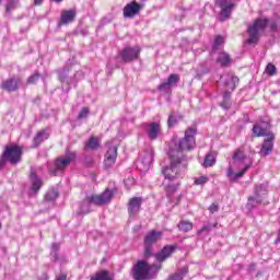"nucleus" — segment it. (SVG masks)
<instances>
[{
	"label": "nucleus",
	"mask_w": 280,
	"mask_h": 280,
	"mask_svg": "<svg viewBox=\"0 0 280 280\" xmlns=\"http://www.w3.org/2000/svg\"><path fill=\"white\" fill-rule=\"evenodd\" d=\"M47 139H49V133H47L46 130H42V131L37 132L33 139L34 148H38V145H40V143H43V141H45Z\"/></svg>",
	"instance_id": "5701e85b"
},
{
	"label": "nucleus",
	"mask_w": 280,
	"mask_h": 280,
	"mask_svg": "<svg viewBox=\"0 0 280 280\" xmlns=\"http://www.w3.org/2000/svg\"><path fill=\"white\" fill-rule=\"evenodd\" d=\"M113 196H115V192H113V190L105 189V191L101 195H92L90 197H86L81 206V210L83 211V213H91V210L84 207H90L91 205H96V207H103V205H108V202L113 200Z\"/></svg>",
	"instance_id": "39448f33"
},
{
	"label": "nucleus",
	"mask_w": 280,
	"mask_h": 280,
	"mask_svg": "<svg viewBox=\"0 0 280 280\" xmlns=\"http://www.w3.org/2000/svg\"><path fill=\"white\" fill-rule=\"evenodd\" d=\"M261 197L255 195V197L248 198L247 207H249V209H255V207H257V205H261Z\"/></svg>",
	"instance_id": "2f4dec72"
},
{
	"label": "nucleus",
	"mask_w": 280,
	"mask_h": 280,
	"mask_svg": "<svg viewBox=\"0 0 280 280\" xmlns=\"http://www.w3.org/2000/svg\"><path fill=\"white\" fill-rule=\"evenodd\" d=\"M142 10V4H139L135 1L130 2L124 8V16L125 19H135V16H137V14H139V12H141Z\"/></svg>",
	"instance_id": "f8f14e48"
},
{
	"label": "nucleus",
	"mask_w": 280,
	"mask_h": 280,
	"mask_svg": "<svg viewBox=\"0 0 280 280\" xmlns=\"http://www.w3.org/2000/svg\"><path fill=\"white\" fill-rule=\"evenodd\" d=\"M56 280H67V275L61 273Z\"/></svg>",
	"instance_id": "3c124183"
},
{
	"label": "nucleus",
	"mask_w": 280,
	"mask_h": 280,
	"mask_svg": "<svg viewBox=\"0 0 280 280\" xmlns=\"http://www.w3.org/2000/svg\"><path fill=\"white\" fill-rule=\"evenodd\" d=\"M19 86H21V78L7 79L1 83L3 91H8L9 93L19 91Z\"/></svg>",
	"instance_id": "a211bd4d"
},
{
	"label": "nucleus",
	"mask_w": 280,
	"mask_h": 280,
	"mask_svg": "<svg viewBox=\"0 0 280 280\" xmlns=\"http://www.w3.org/2000/svg\"><path fill=\"white\" fill-rule=\"evenodd\" d=\"M215 152L211 151L209 152L206 158H205V161H203V167H213V165H215Z\"/></svg>",
	"instance_id": "cd10ccee"
},
{
	"label": "nucleus",
	"mask_w": 280,
	"mask_h": 280,
	"mask_svg": "<svg viewBox=\"0 0 280 280\" xmlns=\"http://www.w3.org/2000/svg\"><path fill=\"white\" fill-rule=\"evenodd\" d=\"M139 54H141V48H139V46H127L119 52V58H121L122 62H132V60L139 58Z\"/></svg>",
	"instance_id": "9d476101"
},
{
	"label": "nucleus",
	"mask_w": 280,
	"mask_h": 280,
	"mask_svg": "<svg viewBox=\"0 0 280 280\" xmlns=\"http://www.w3.org/2000/svg\"><path fill=\"white\" fill-rule=\"evenodd\" d=\"M223 97H224V100L231 98V92L225 91L224 94H223Z\"/></svg>",
	"instance_id": "8fccbe9b"
},
{
	"label": "nucleus",
	"mask_w": 280,
	"mask_h": 280,
	"mask_svg": "<svg viewBox=\"0 0 280 280\" xmlns=\"http://www.w3.org/2000/svg\"><path fill=\"white\" fill-rule=\"evenodd\" d=\"M250 167H253L252 160H249V162L247 164H245L244 168L238 173H235L233 171V167L230 166L226 171V176H228V178H230L231 183H235V180H238V178H242V176H244V174H246V172H248V170H250Z\"/></svg>",
	"instance_id": "ddd939ff"
},
{
	"label": "nucleus",
	"mask_w": 280,
	"mask_h": 280,
	"mask_svg": "<svg viewBox=\"0 0 280 280\" xmlns=\"http://www.w3.org/2000/svg\"><path fill=\"white\" fill-rule=\"evenodd\" d=\"M44 0H34V5H43Z\"/></svg>",
	"instance_id": "864d4df0"
},
{
	"label": "nucleus",
	"mask_w": 280,
	"mask_h": 280,
	"mask_svg": "<svg viewBox=\"0 0 280 280\" xmlns=\"http://www.w3.org/2000/svg\"><path fill=\"white\" fill-rule=\"evenodd\" d=\"M69 74V69H62L59 71V80L60 82L66 84H71V81L67 78V75Z\"/></svg>",
	"instance_id": "473e14b6"
},
{
	"label": "nucleus",
	"mask_w": 280,
	"mask_h": 280,
	"mask_svg": "<svg viewBox=\"0 0 280 280\" xmlns=\"http://www.w3.org/2000/svg\"><path fill=\"white\" fill-rule=\"evenodd\" d=\"M54 1L55 3H62L63 0H50Z\"/></svg>",
	"instance_id": "5fc2aeb1"
},
{
	"label": "nucleus",
	"mask_w": 280,
	"mask_h": 280,
	"mask_svg": "<svg viewBox=\"0 0 280 280\" xmlns=\"http://www.w3.org/2000/svg\"><path fill=\"white\" fill-rule=\"evenodd\" d=\"M255 196H264V194H266V185L260 184L258 186L255 187V191H254Z\"/></svg>",
	"instance_id": "58836bf2"
},
{
	"label": "nucleus",
	"mask_w": 280,
	"mask_h": 280,
	"mask_svg": "<svg viewBox=\"0 0 280 280\" xmlns=\"http://www.w3.org/2000/svg\"><path fill=\"white\" fill-rule=\"evenodd\" d=\"M177 226L179 231H183L184 233H189V231L194 229V223H191L190 221H180Z\"/></svg>",
	"instance_id": "7c9ffc66"
},
{
	"label": "nucleus",
	"mask_w": 280,
	"mask_h": 280,
	"mask_svg": "<svg viewBox=\"0 0 280 280\" xmlns=\"http://www.w3.org/2000/svg\"><path fill=\"white\" fill-rule=\"evenodd\" d=\"M218 209H219V207H218V205H215V203H212V205L209 207L210 213H215V212H218Z\"/></svg>",
	"instance_id": "49530a36"
},
{
	"label": "nucleus",
	"mask_w": 280,
	"mask_h": 280,
	"mask_svg": "<svg viewBox=\"0 0 280 280\" xmlns=\"http://www.w3.org/2000/svg\"><path fill=\"white\" fill-rule=\"evenodd\" d=\"M160 269L161 265H149L145 260H138L132 268V277L135 280H148L151 279L150 272L152 270L159 272Z\"/></svg>",
	"instance_id": "423d86ee"
},
{
	"label": "nucleus",
	"mask_w": 280,
	"mask_h": 280,
	"mask_svg": "<svg viewBox=\"0 0 280 280\" xmlns=\"http://www.w3.org/2000/svg\"><path fill=\"white\" fill-rule=\"evenodd\" d=\"M90 113L91 110L89 109V107H83L78 115V119H86Z\"/></svg>",
	"instance_id": "a19ab883"
},
{
	"label": "nucleus",
	"mask_w": 280,
	"mask_h": 280,
	"mask_svg": "<svg viewBox=\"0 0 280 280\" xmlns=\"http://www.w3.org/2000/svg\"><path fill=\"white\" fill-rule=\"evenodd\" d=\"M220 106H221L222 108H224L225 110H229V108H231V103H229V102H223V103L220 104Z\"/></svg>",
	"instance_id": "de8ad7c7"
},
{
	"label": "nucleus",
	"mask_w": 280,
	"mask_h": 280,
	"mask_svg": "<svg viewBox=\"0 0 280 280\" xmlns=\"http://www.w3.org/2000/svg\"><path fill=\"white\" fill-rule=\"evenodd\" d=\"M206 183H209V177L206 175L195 179V185H206Z\"/></svg>",
	"instance_id": "c03bdc74"
},
{
	"label": "nucleus",
	"mask_w": 280,
	"mask_h": 280,
	"mask_svg": "<svg viewBox=\"0 0 280 280\" xmlns=\"http://www.w3.org/2000/svg\"><path fill=\"white\" fill-rule=\"evenodd\" d=\"M145 132L151 141H156L161 136V125L159 122L147 124Z\"/></svg>",
	"instance_id": "f3484780"
},
{
	"label": "nucleus",
	"mask_w": 280,
	"mask_h": 280,
	"mask_svg": "<svg viewBox=\"0 0 280 280\" xmlns=\"http://www.w3.org/2000/svg\"><path fill=\"white\" fill-rule=\"evenodd\" d=\"M277 27H278L277 22H271V23H270V30H271V32H277Z\"/></svg>",
	"instance_id": "09e8293b"
},
{
	"label": "nucleus",
	"mask_w": 280,
	"mask_h": 280,
	"mask_svg": "<svg viewBox=\"0 0 280 280\" xmlns=\"http://www.w3.org/2000/svg\"><path fill=\"white\" fill-rule=\"evenodd\" d=\"M224 45V37H222V35H218L215 38H214V44H213V47L212 49L214 51H217V49H220V46Z\"/></svg>",
	"instance_id": "f704fd0d"
},
{
	"label": "nucleus",
	"mask_w": 280,
	"mask_h": 280,
	"mask_svg": "<svg viewBox=\"0 0 280 280\" xmlns=\"http://www.w3.org/2000/svg\"><path fill=\"white\" fill-rule=\"evenodd\" d=\"M266 71L268 75H273L277 72V67H275V65L272 63H268L266 67Z\"/></svg>",
	"instance_id": "a18cd8bd"
},
{
	"label": "nucleus",
	"mask_w": 280,
	"mask_h": 280,
	"mask_svg": "<svg viewBox=\"0 0 280 280\" xmlns=\"http://www.w3.org/2000/svg\"><path fill=\"white\" fill-rule=\"evenodd\" d=\"M56 198H58V192L56 190H49L45 196V200L48 202H54Z\"/></svg>",
	"instance_id": "c9c22d12"
},
{
	"label": "nucleus",
	"mask_w": 280,
	"mask_h": 280,
	"mask_svg": "<svg viewBox=\"0 0 280 280\" xmlns=\"http://www.w3.org/2000/svg\"><path fill=\"white\" fill-rule=\"evenodd\" d=\"M141 205H143V198L133 197L128 202V213L130 218H135L139 211H141Z\"/></svg>",
	"instance_id": "2eb2a0df"
},
{
	"label": "nucleus",
	"mask_w": 280,
	"mask_h": 280,
	"mask_svg": "<svg viewBox=\"0 0 280 280\" xmlns=\"http://www.w3.org/2000/svg\"><path fill=\"white\" fill-rule=\"evenodd\" d=\"M31 180H32V190L38 191L42 187H43V180H40V178H38V176H36V174H34V172H31Z\"/></svg>",
	"instance_id": "a878e982"
},
{
	"label": "nucleus",
	"mask_w": 280,
	"mask_h": 280,
	"mask_svg": "<svg viewBox=\"0 0 280 280\" xmlns=\"http://www.w3.org/2000/svg\"><path fill=\"white\" fill-rule=\"evenodd\" d=\"M90 280H113V277L107 270H102L92 276Z\"/></svg>",
	"instance_id": "c85d7f7f"
},
{
	"label": "nucleus",
	"mask_w": 280,
	"mask_h": 280,
	"mask_svg": "<svg viewBox=\"0 0 280 280\" xmlns=\"http://www.w3.org/2000/svg\"><path fill=\"white\" fill-rule=\"evenodd\" d=\"M217 62H219L221 67H229L233 60L228 52H221L217 59Z\"/></svg>",
	"instance_id": "393cba45"
},
{
	"label": "nucleus",
	"mask_w": 280,
	"mask_h": 280,
	"mask_svg": "<svg viewBox=\"0 0 280 280\" xmlns=\"http://www.w3.org/2000/svg\"><path fill=\"white\" fill-rule=\"evenodd\" d=\"M39 79H40V73L35 72L33 75H31L27 79V84H36V82H38Z\"/></svg>",
	"instance_id": "79ce46f5"
},
{
	"label": "nucleus",
	"mask_w": 280,
	"mask_h": 280,
	"mask_svg": "<svg viewBox=\"0 0 280 280\" xmlns=\"http://www.w3.org/2000/svg\"><path fill=\"white\" fill-rule=\"evenodd\" d=\"M178 248V245H166L163 247V249L155 254V259L158 261H165V259H168V257H172L174 250Z\"/></svg>",
	"instance_id": "6ab92c4d"
},
{
	"label": "nucleus",
	"mask_w": 280,
	"mask_h": 280,
	"mask_svg": "<svg viewBox=\"0 0 280 280\" xmlns=\"http://www.w3.org/2000/svg\"><path fill=\"white\" fill-rule=\"evenodd\" d=\"M23 156V150L16 144L7 145L0 156V170H3L8 163L19 165Z\"/></svg>",
	"instance_id": "20e7f679"
},
{
	"label": "nucleus",
	"mask_w": 280,
	"mask_h": 280,
	"mask_svg": "<svg viewBox=\"0 0 280 280\" xmlns=\"http://www.w3.org/2000/svg\"><path fill=\"white\" fill-rule=\"evenodd\" d=\"M19 0H9L5 7L7 12L10 14L16 8Z\"/></svg>",
	"instance_id": "4c0bfd02"
},
{
	"label": "nucleus",
	"mask_w": 280,
	"mask_h": 280,
	"mask_svg": "<svg viewBox=\"0 0 280 280\" xmlns=\"http://www.w3.org/2000/svg\"><path fill=\"white\" fill-rule=\"evenodd\" d=\"M218 226V223H214L213 225L208 224L203 225L198 232L197 235H202V233H211L212 229H215Z\"/></svg>",
	"instance_id": "72a5a7b5"
},
{
	"label": "nucleus",
	"mask_w": 280,
	"mask_h": 280,
	"mask_svg": "<svg viewBox=\"0 0 280 280\" xmlns=\"http://www.w3.org/2000/svg\"><path fill=\"white\" fill-rule=\"evenodd\" d=\"M74 78H78V80H80V78H83L82 71H78V72L74 74Z\"/></svg>",
	"instance_id": "603ef678"
},
{
	"label": "nucleus",
	"mask_w": 280,
	"mask_h": 280,
	"mask_svg": "<svg viewBox=\"0 0 280 280\" xmlns=\"http://www.w3.org/2000/svg\"><path fill=\"white\" fill-rule=\"evenodd\" d=\"M77 14L78 13L73 9L63 10L58 22L59 27H62V25H69V23H73V21H75Z\"/></svg>",
	"instance_id": "dca6fc26"
},
{
	"label": "nucleus",
	"mask_w": 280,
	"mask_h": 280,
	"mask_svg": "<svg viewBox=\"0 0 280 280\" xmlns=\"http://www.w3.org/2000/svg\"><path fill=\"white\" fill-rule=\"evenodd\" d=\"M167 124H168V128H174V126L178 124V118L176 117V115L171 114L168 117Z\"/></svg>",
	"instance_id": "ea45409f"
},
{
	"label": "nucleus",
	"mask_w": 280,
	"mask_h": 280,
	"mask_svg": "<svg viewBox=\"0 0 280 280\" xmlns=\"http://www.w3.org/2000/svg\"><path fill=\"white\" fill-rule=\"evenodd\" d=\"M163 237V232L151 231L144 237V257H152V246Z\"/></svg>",
	"instance_id": "6e6552de"
},
{
	"label": "nucleus",
	"mask_w": 280,
	"mask_h": 280,
	"mask_svg": "<svg viewBox=\"0 0 280 280\" xmlns=\"http://www.w3.org/2000/svg\"><path fill=\"white\" fill-rule=\"evenodd\" d=\"M177 82H180V75L178 74H170L167 78V81L159 85V91H164V93H167L174 84H177Z\"/></svg>",
	"instance_id": "412c9836"
},
{
	"label": "nucleus",
	"mask_w": 280,
	"mask_h": 280,
	"mask_svg": "<svg viewBox=\"0 0 280 280\" xmlns=\"http://www.w3.org/2000/svg\"><path fill=\"white\" fill-rule=\"evenodd\" d=\"M85 150H91L95 151L100 148V139L95 137H91L86 142H85Z\"/></svg>",
	"instance_id": "bb28decb"
},
{
	"label": "nucleus",
	"mask_w": 280,
	"mask_h": 280,
	"mask_svg": "<svg viewBox=\"0 0 280 280\" xmlns=\"http://www.w3.org/2000/svg\"><path fill=\"white\" fill-rule=\"evenodd\" d=\"M168 156L171 159V165L165 166L162 170V174L164 175L165 180H174L175 178H180L183 174H185V170H187V162L184 166L180 163V158H176V152H168Z\"/></svg>",
	"instance_id": "f03ea898"
},
{
	"label": "nucleus",
	"mask_w": 280,
	"mask_h": 280,
	"mask_svg": "<svg viewBox=\"0 0 280 280\" xmlns=\"http://www.w3.org/2000/svg\"><path fill=\"white\" fill-rule=\"evenodd\" d=\"M152 163H154V152L150 150L140 155V160L138 161V167L142 172H148Z\"/></svg>",
	"instance_id": "9b49d317"
},
{
	"label": "nucleus",
	"mask_w": 280,
	"mask_h": 280,
	"mask_svg": "<svg viewBox=\"0 0 280 280\" xmlns=\"http://www.w3.org/2000/svg\"><path fill=\"white\" fill-rule=\"evenodd\" d=\"M221 80L224 83V85L228 86V89H230V91H234L237 84H240V78L233 74H224L221 77Z\"/></svg>",
	"instance_id": "4be33fe9"
},
{
	"label": "nucleus",
	"mask_w": 280,
	"mask_h": 280,
	"mask_svg": "<svg viewBox=\"0 0 280 280\" xmlns=\"http://www.w3.org/2000/svg\"><path fill=\"white\" fill-rule=\"evenodd\" d=\"M60 248V245L58 243H54L51 246V257L54 258V261H58V250Z\"/></svg>",
	"instance_id": "e433bc0d"
},
{
	"label": "nucleus",
	"mask_w": 280,
	"mask_h": 280,
	"mask_svg": "<svg viewBox=\"0 0 280 280\" xmlns=\"http://www.w3.org/2000/svg\"><path fill=\"white\" fill-rule=\"evenodd\" d=\"M253 132L256 137H268V129L259 125H254Z\"/></svg>",
	"instance_id": "c756f323"
},
{
	"label": "nucleus",
	"mask_w": 280,
	"mask_h": 280,
	"mask_svg": "<svg viewBox=\"0 0 280 280\" xmlns=\"http://www.w3.org/2000/svg\"><path fill=\"white\" fill-rule=\"evenodd\" d=\"M218 8H221L219 14V21L224 22L231 16L233 9L235 8V2L233 0H217Z\"/></svg>",
	"instance_id": "1a4fd4ad"
},
{
	"label": "nucleus",
	"mask_w": 280,
	"mask_h": 280,
	"mask_svg": "<svg viewBox=\"0 0 280 280\" xmlns=\"http://www.w3.org/2000/svg\"><path fill=\"white\" fill-rule=\"evenodd\" d=\"M234 163H244L247 159L246 154H244V147L238 148L233 156H232Z\"/></svg>",
	"instance_id": "b1692460"
},
{
	"label": "nucleus",
	"mask_w": 280,
	"mask_h": 280,
	"mask_svg": "<svg viewBox=\"0 0 280 280\" xmlns=\"http://www.w3.org/2000/svg\"><path fill=\"white\" fill-rule=\"evenodd\" d=\"M275 136L271 135L265 141L262 142L261 149L259 151V154L261 156H268L272 152V149L275 148Z\"/></svg>",
	"instance_id": "aec40b11"
},
{
	"label": "nucleus",
	"mask_w": 280,
	"mask_h": 280,
	"mask_svg": "<svg viewBox=\"0 0 280 280\" xmlns=\"http://www.w3.org/2000/svg\"><path fill=\"white\" fill-rule=\"evenodd\" d=\"M116 161H117V147L113 145V147H109L107 152L105 153V160H104L105 170H110V167L115 165Z\"/></svg>",
	"instance_id": "4468645a"
},
{
	"label": "nucleus",
	"mask_w": 280,
	"mask_h": 280,
	"mask_svg": "<svg viewBox=\"0 0 280 280\" xmlns=\"http://www.w3.org/2000/svg\"><path fill=\"white\" fill-rule=\"evenodd\" d=\"M196 127H189L185 131L184 138L179 139L168 152H175V156L180 160L182 165H187V155L185 152H191L196 148Z\"/></svg>",
	"instance_id": "f257e3e1"
},
{
	"label": "nucleus",
	"mask_w": 280,
	"mask_h": 280,
	"mask_svg": "<svg viewBox=\"0 0 280 280\" xmlns=\"http://www.w3.org/2000/svg\"><path fill=\"white\" fill-rule=\"evenodd\" d=\"M176 189H178V184H176V185L168 184L166 186V194H167V196H172V194H174V191H176Z\"/></svg>",
	"instance_id": "37998d69"
},
{
	"label": "nucleus",
	"mask_w": 280,
	"mask_h": 280,
	"mask_svg": "<svg viewBox=\"0 0 280 280\" xmlns=\"http://www.w3.org/2000/svg\"><path fill=\"white\" fill-rule=\"evenodd\" d=\"M71 161H75V153L67 152L66 156L58 158L54 166L49 168L50 174H52V176H60V174L71 165Z\"/></svg>",
	"instance_id": "0eeeda50"
},
{
	"label": "nucleus",
	"mask_w": 280,
	"mask_h": 280,
	"mask_svg": "<svg viewBox=\"0 0 280 280\" xmlns=\"http://www.w3.org/2000/svg\"><path fill=\"white\" fill-rule=\"evenodd\" d=\"M266 27H268V19H257L254 21V23L247 27L248 38L245 39L244 45L256 47L259 43V38H261V34L266 32Z\"/></svg>",
	"instance_id": "7ed1b4c3"
}]
</instances>
